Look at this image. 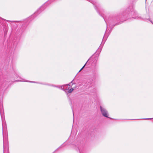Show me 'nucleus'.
Wrapping results in <instances>:
<instances>
[{"mask_svg": "<svg viewBox=\"0 0 153 153\" xmlns=\"http://www.w3.org/2000/svg\"><path fill=\"white\" fill-rule=\"evenodd\" d=\"M82 68L80 69L81 70H82Z\"/></svg>", "mask_w": 153, "mask_h": 153, "instance_id": "obj_11", "label": "nucleus"}, {"mask_svg": "<svg viewBox=\"0 0 153 153\" xmlns=\"http://www.w3.org/2000/svg\"><path fill=\"white\" fill-rule=\"evenodd\" d=\"M81 71V70H80L79 71V72H80Z\"/></svg>", "mask_w": 153, "mask_h": 153, "instance_id": "obj_10", "label": "nucleus"}, {"mask_svg": "<svg viewBox=\"0 0 153 153\" xmlns=\"http://www.w3.org/2000/svg\"><path fill=\"white\" fill-rule=\"evenodd\" d=\"M153 24V23L152 22V21H150Z\"/></svg>", "mask_w": 153, "mask_h": 153, "instance_id": "obj_7", "label": "nucleus"}, {"mask_svg": "<svg viewBox=\"0 0 153 153\" xmlns=\"http://www.w3.org/2000/svg\"><path fill=\"white\" fill-rule=\"evenodd\" d=\"M100 111L102 115L105 117H108V114L107 110L102 106H100Z\"/></svg>", "mask_w": 153, "mask_h": 153, "instance_id": "obj_1", "label": "nucleus"}, {"mask_svg": "<svg viewBox=\"0 0 153 153\" xmlns=\"http://www.w3.org/2000/svg\"><path fill=\"white\" fill-rule=\"evenodd\" d=\"M89 60H88L87 61V62H86V63L85 64V65L83 66V67L82 68V69H83L84 67H85L86 64L88 62V61Z\"/></svg>", "mask_w": 153, "mask_h": 153, "instance_id": "obj_5", "label": "nucleus"}, {"mask_svg": "<svg viewBox=\"0 0 153 153\" xmlns=\"http://www.w3.org/2000/svg\"><path fill=\"white\" fill-rule=\"evenodd\" d=\"M89 60H88L87 61V62H86V63L85 64V65L83 66V67L82 68V69H83L84 67H85L86 64L88 62V61Z\"/></svg>", "mask_w": 153, "mask_h": 153, "instance_id": "obj_4", "label": "nucleus"}, {"mask_svg": "<svg viewBox=\"0 0 153 153\" xmlns=\"http://www.w3.org/2000/svg\"><path fill=\"white\" fill-rule=\"evenodd\" d=\"M61 89H63V86H62L61 87Z\"/></svg>", "mask_w": 153, "mask_h": 153, "instance_id": "obj_6", "label": "nucleus"}, {"mask_svg": "<svg viewBox=\"0 0 153 153\" xmlns=\"http://www.w3.org/2000/svg\"><path fill=\"white\" fill-rule=\"evenodd\" d=\"M72 82H73V81H72L71 82V83H72Z\"/></svg>", "mask_w": 153, "mask_h": 153, "instance_id": "obj_8", "label": "nucleus"}, {"mask_svg": "<svg viewBox=\"0 0 153 153\" xmlns=\"http://www.w3.org/2000/svg\"><path fill=\"white\" fill-rule=\"evenodd\" d=\"M96 9H97V7L96 6Z\"/></svg>", "mask_w": 153, "mask_h": 153, "instance_id": "obj_9", "label": "nucleus"}, {"mask_svg": "<svg viewBox=\"0 0 153 153\" xmlns=\"http://www.w3.org/2000/svg\"><path fill=\"white\" fill-rule=\"evenodd\" d=\"M2 104V101L1 100H0V106H1Z\"/></svg>", "mask_w": 153, "mask_h": 153, "instance_id": "obj_3", "label": "nucleus"}, {"mask_svg": "<svg viewBox=\"0 0 153 153\" xmlns=\"http://www.w3.org/2000/svg\"><path fill=\"white\" fill-rule=\"evenodd\" d=\"M74 90V89L73 88H71L70 89L68 90V92L69 93H71Z\"/></svg>", "mask_w": 153, "mask_h": 153, "instance_id": "obj_2", "label": "nucleus"}]
</instances>
